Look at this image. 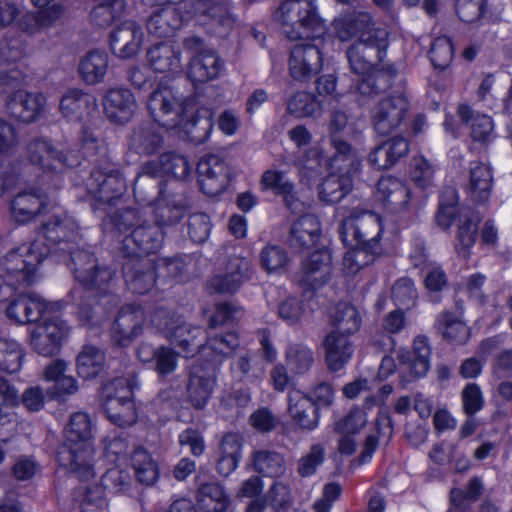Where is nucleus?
<instances>
[{
	"label": "nucleus",
	"instance_id": "f257e3e1",
	"mask_svg": "<svg viewBox=\"0 0 512 512\" xmlns=\"http://www.w3.org/2000/svg\"><path fill=\"white\" fill-rule=\"evenodd\" d=\"M84 186L92 196L91 207L94 211L105 210L114 205L126 189L125 179L119 164L108 159H99L84 180Z\"/></svg>",
	"mask_w": 512,
	"mask_h": 512
},
{
	"label": "nucleus",
	"instance_id": "f03ea898",
	"mask_svg": "<svg viewBox=\"0 0 512 512\" xmlns=\"http://www.w3.org/2000/svg\"><path fill=\"white\" fill-rule=\"evenodd\" d=\"M315 0H284L276 11V18L282 25L283 33L290 40L309 38V31L323 27ZM348 5L350 0H335Z\"/></svg>",
	"mask_w": 512,
	"mask_h": 512
},
{
	"label": "nucleus",
	"instance_id": "7ed1b4c3",
	"mask_svg": "<svg viewBox=\"0 0 512 512\" xmlns=\"http://www.w3.org/2000/svg\"><path fill=\"white\" fill-rule=\"evenodd\" d=\"M137 387L135 375L117 377L103 388L102 403L107 418L119 427H130L137 421L133 390Z\"/></svg>",
	"mask_w": 512,
	"mask_h": 512
},
{
	"label": "nucleus",
	"instance_id": "20e7f679",
	"mask_svg": "<svg viewBox=\"0 0 512 512\" xmlns=\"http://www.w3.org/2000/svg\"><path fill=\"white\" fill-rule=\"evenodd\" d=\"M388 35L386 29H379L364 34L349 46L346 56L353 73L365 75L382 63L389 46Z\"/></svg>",
	"mask_w": 512,
	"mask_h": 512
},
{
	"label": "nucleus",
	"instance_id": "39448f33",
	"mask_svg": "<svg viewBox=\"0 0 512 512\" xmlns=\"http://www.w3.org/2000/svg\"><path fill=\"white\" fill-rule=\"evenodd\" d=\"M50 248H47L39 240L29 245H21L10 250L2 261V268L7 275L19 276L22 282L31 284L38 265L49 256Z\"/></svg>",
	"mask_w": 512,
	"mask_h": 512
},
{
	"label": "nucleus",
	"instance_id": "423d86ee",
	"mask_svg": "<svg viewBox=\"0 0 512 512\" xmlns=\"http://www.w3.org/2000/svg\"><path fill=\"white\" fill-rule=\"evenodd\" d=\"M410 110L408 98L403 93L382 98L371 111V123L380 136H388L404 125Z\"/></svg>",
	"mask_w": 512,
	"mask_h": 512
},
{
	"label": "nucleus",
	"instance_id": "0eeeda50",
	"mask_svg": "<svg viewBox=\"0 0 512 512\" xmlns=\"http://www.w3.org/2000/svg\"><path fill=\"white\" fill-rule=\"evenodd\" d=\"M304 40L292 48L289 59L290 75L300 82H307L318 75L323 66V40L319 37Z\"/></svg>",
	"mask_w": 512,
	"mask_h": 512
},
{
	"label": "nucleus",
	"instance_id": "6e6552de",
	"mask_svg": "<svg viewBox=\"0 0 512 512\" xmlns=\"http://www.w3.org/2000/svg\"><path fill=\"white\" fill-rule=\"evenodd\" d=\"M27 155L32 164L47 172H61L67 167L72 168L80 164L76 152L59 149L43 138H35L29 142Z\"/></svg>",
	"mask_w": 512,
	"mask_h": 512
},
{
	"label": "nucleus",
	"instance_id": "1a4fd4ad",
	"mask_svg": "<svg viewBox=\"0 0 512 512\" xmlns=\"http://www.w3.org/2000/svg\"><path fill=\"white\" fill-rule=\"evenodd\" d=\"M382 232L381 218L373 212L346 218L339 229L340 238L345 246H372L374 243L380 245Z\"/></svg>",
	"mask_w": 512,
	"mask_h": 512
},
{
	"label": "nucleus",
	"instance_id": "9d476101",
	"mask_svg": "<svg viewBox=\"0 0 512 512\" xmlns=\"http://www.w3.org/2000/svg\"><path fill=\"white\" fill-rule=\"evenodd\" d=\"M163 240L164 232L145 220L123 238L118 257L145 258L144 255L156 253L162 247Z\"/></svg>",
	"mask_w": 512,
	"mask_h": 512
},
{
	"label": "nucleus",
	"instance_id": "9b49d317",
	"mask_svg": "<svg viewBox=\"0 0 512 512\" xmlns=\"http://www.w3.org/2000/svg\"><path fill=\"white\" fill-rule=\"evenodd\" d=\"M147 108L154 122L168 129L176 128L183 121V103L170 88L154 90L149 96Z\"/></svg>",
	"mask_w": 512,
	"mask_h": 512
},
{
	"label": "nucleus",
	"instance_id": "f8f14e48",
	"mask_svg": "<svg viewBox=\"0 0 512 512\" xmlns=\"http://www.w3.org/2000/svg\"><path fill=\"white\" fill-rule=\"evenodd\" d=\"M332 256L327 249H319L306 257L296 273V282L304 292L316 291L325 285L331 273Z\"/></svg>",
	"mask_w": 512,
	"mask_h": 512
},
{
	"label": "nucleus",
	"instance_id": "ddd939ff",
	"mask_svg": "<svg viewBox=\"0 0 512 512\" xmlns=\"http://www.w3.org/2000/svg\"><path fill=\"white\" fill-rule=\"evenodd\" d=\"M94 454L92 444H60L56 451V458L60 466L79 480L88 481L95 476Z\"/></svg>",
	"mask_w": 512,
	"mask_h": 512
},
{
	"label": "nucleus",
	"instance_id": "4468645a",
	"mask_svg": "<svg viewBox=\"0 0 512 512\" xmlns=\"http://www.w3.org/2000/svg\"><path fill=\"white\" fill-rule=\"evenodd\" d=\"M196 172L203 193L216 196L222 193L229 184V168L218 155L206 154L197 163Z\"/></svg>",
	"mask_w": 512,
	"mask_h": 512
},
{
	"label": "nucleus",
	"instance_id": "2eb2a0df",
	"mask_svg": "<svg viewBox=\"0 0 512 512\" xmlns=\"http://www.w3.org/2000/svg\"><path fill=\"white\" fill-rule=\"evenodd\" d=\"M125 283L133 293L144 295L155 285L158 276L155 262L149 258L119 257Z\"/></svg>",
	"mask_w": 512,
	"mask_h": 512
},
{
	"label": "nucleus",
	"instance_id": "dca6fc26",
	"mask_svg": "<svg viewBox=\"0 0 512 512\" xmlns=\"http://www.w3.org/2000/svg\"><path fill=\"white\" fill-rule=\"evenodd\" d=\"M43 237L48 242L42 243L50 248L49 256H58L68 248H74L77 237V225L67 216H52L41 225ZM41 242V240H39Z\"/></svg>",
	"mask_w": 512,
	"mask_h": 512
},
{
	"label": "nucleus",
	"instance_id": "f3484780",
	"mask_svg": "<svg viewBox=\"0 0 512 512\" xmlns=\"http://www.w3.org/2000/svg\"><path fill=\"white\" fill-rule=\"evenodd\" d=\"M145 322L144 310L134 304L123 306L117 313L111 328L113 340L121 347L129 346L142 334Z\"/></svg>",
	"mask_w": 512,
	"mask_h": 512
},
{
	"label": "nucleus",
	"instance_id": "a211bd4d",
	"mask_svg": "<svg viewBox=\"0 0 512 512\" xmlns=\"http://www.w3.org/2000/svg\"><path fill=\"white\" fill-rule=\"evenodd\" d=\"M165 144L163 131L155 122H142L133 127L127 137L130 152L140 157H150L159 153Z\"/></svg>",
	"mask_w": 512,
	"mask_h": 512
},
{
	"label": "nucleus",
	"instance_id": "6ab92c4d",
	"mask_svg": "<svg viewBox=\"0 0 512 512\" xmlns=\"http://www.w3.org/2000/svg\"><path fill=\"white\" fill-rule=\"evenodd\" d=\"M97 108V98L80 88H69L60 98L59 111L70 121H81L96 112Z\"/></svg>",
	"mask_w": 512,
	"mask_h": 512
},
{
	"label": "nucleus",
	"instance_id": "aec40b11",
	"mask_svg": "<svg viewBox=\"0 0 512 512\" xmlns=\"http://www.w3.org/2000/svg\"><path fill=\"white\" fill-rule=\"evenodd\" d=\"M410 151L403 136H394L375 146L368 155V162L377 170H388L405 158Z\"/></svg>",
	"mask_w": 512,
	"mask_h": 512
},
{
	"label": "nucleus",
	"instance_id": "412c9836",
	"mask_svg": "<svg viewBox=\"0 0 512 512\" xmlns=\"http://www.w3.org/2000/svg\"><path fill=\"white\" fill-rule=\"evenodd\" d=\"M102 104L106 117L117 124L127 123L137 108L134 95L124 88L108 90Z\"/></svg>",
	"mask_w": 512,
	"mask_h": 512
},
{
	"label": "nucleus",
	"instance_id": "4be33fe9",
	"mask_svg": "<svg viewBox=\"0 0 512 512\" xmlns=\"http://www.w3.org/2000/svg\"><path fill=\"white\" fill-rule=\"evenodd\" d=\"M189 210L185 196L166 194L158 199L154 209V224L163 231L181 222Z\"/></svg>",
	"mask_w": 512,
	"mask_h": 512
},
{
	"label": "nucleus",
	"instance_id": "5701e85b",
	"mask_svg": "<svg viewBox=\"0 0 512 512\" xmlns=\"http://www.w3.org/2000/svg\"><path fill=\"white\" fill-rule=\"evenodd\" d=\"M325 363L330 372L342 370L354 354V344L347 335L329 332L323 340Z\"/></svg>",
	"mask_w": 512,
	"mask_h": 512
},
{
	"label": "nucleus",
	"instance_id": "b1692460",
	"mask_svg": "<svg viewBox=\"0 0 512 512\" xmlns=\"http://www.w3.org/2000/svg\"><path fill=\"white\" fill-rule=\"evenodd\" d=\"M143 33L134 21H125L110 34V47L113 53L122 58L135 56L140 49Z\"/></svg>",
	"mask_w": 512,
	"mask_h": 512
},
{
	"label": "nucleus",
	"instance_id": "393cba45",
	"mask_svg": "<svg viewBox=\"0 0 512 512\" xmlns=\"http://www.w3.org/2000/svg\"><path fill=\"white\" fill-rule=\"evenodd\" d=\"M45 103L42 94L28 93L23 90L11 94L6 101V109L10 116L23 123L33 122L40 114Z\"/></svg>",
	"mask_w": 512,
	"mask_h": 512
},
{
	"label": "nucleus",
	"instance_id": "a878e982",
	"mask_svg": "<svg viewBox=\"0 0 512 512\" xmlns=\"http://www.w3.org/2000/svg\"><path fill=\"white\" fill-rule=\"evenodd\" d=\"M336 37L346 42L354 37L361 38L380 28L375 27L372 16L367 12H353L333 21Z\"/></svg>",
	"mask_w": 512,
	"mask_h": 512
},
{
	"label": "nucleus",
	"instance_id": "bb28decb",
	"mask_svg": "<svg viewBox=\"0 0 512 512\" xmlns=\"http://www.w3.org/2000/svg\"><path fill=\"white\" fill-rule=\"evenodd\" d=\"M321 236V226L313 214H304L291 226L288 243L291 248L303 251L314 247Z\"/></svg>",
	"mask_w": 512,
	"mask_h": 512
},
{
	"label": "nucleus",
	"instance_id": "cd10ccee",
	"mask_svg": "<svg viewBox=\"0 0 512 512\" xmlns=\"http://www.w3.org/2000/svg\"><path fill=\"white\" fill-rule=\"evenodd\" d=\"M288 413L302 430L312 431L318 427V408L299 390H292L288 394Z\"/></svg>",
	"mask_w": 512,
	"mask_h": 512
},
{
	"label": "nucleus",
	"instance_id": "c85d7f7f",
	"mask_svg": "<svg viewBox=\"0 0 512 512\" xmlns=\"http://www.w3.org/2000/svg\"><path fill=\"white\" fill-rule=\"evenodd\" d=\"M215 385V377L204 370L201 365L192 367L187 384V399L197 409H203L211 397Z\"/></svg>",
	"mask_w": 512,
	"mask_h": 512
},
{
	"label": "nucleus",
	"instance_id": "c756f323",
	"mask_svg": "<svg viewBox=\"0 0 512 512\" xmlns=\"http://www.w3.org/2000/svg\"><path fill=\"white\" fill-rule=\"evenodd\" d=\"M183 22V16L175 5L156 8L146 20L147 31L159 38L170 37Z\"/></svg>",
	"mask_w": 512,
	"mask_h": 512
},
{
	"label": "nucleus",
	"instance_id": "7c9ffc66",
	"mask_svg": "<svg viewBox=\"0 0 512 512\" xmlns=\"http://www.w3.org/2000/svg\"><path fill=\"white\" fill-rule=\"evenodd\" d=\"M248 262L242 258L233 257L229 260L226 272L215 275L209 282L210 288L217 293L231 294L236 292L243 281L247 279Z\"/></svg>",
	"mask_w": 512,
	"mask_h": 512
},
{
	"label": "nucleus",
	"instance_id": "2f4dec72",
	"mask_svg": "<svg viewBox=\"0 0 512 512\" xmlns=\"http://www.w3.org/2000/svg\"><path fill=\"white\" fill-rule=\"evenodd\" d=\"M47 204L48 197L45 194L21 192L12 199L10 211L16 222L24 224L41 214Z\"/></svg>",
	"mask_w": 512,
	"mask_h": 512
},
{
	"label": "nucleus",
	"instance_id": "473e14b6",
	"mask_svg": "<svg viewBox=\"0 0 512 512\" xmlns=\"http://www.w3.org/2000/svg\"><path fill=\"white\" fill-rule=\"evenodd\" d=\"M109 297L107 293L100 295L95 292L85 291L81 297L78 310V320L80 323L89 329L101 325L109 313L103 301Z\"/></svg>",
	"mask_w": 512,
	"mask_h": 512
},
{
	"label": "nucleus",
	"instance_id": "72a5a7b5",
	"mask_svg": "<svg viewBox=\"0 0 512 512\" xmlns=\"http://www.w3.org/2000/svg\"><path fill=\"white\" fill-rule=\"evenodd\" d=\"M431 348L425 336H417L413 341V353L402 351L398 354L401 364L406 365L412 379L423 377L430 367Z\"/></svg>",
	"mask_w": 512,
	"mask_h": 512
},
{
	"label": "nucleus",
	"instance_id": "f704fd0d",
	"mask_svg": "<svg viewBox=\"0 0 512 512\" xmlns=\"http://www.w3.org/2000/svg\"><path fill=\"white\" fill-rule=\"evenodd\" d=\"M379 200L393 213H398L407 207L410 200L409 188L394 177L381 178L377 183Z\"/></svg>",
	"mask_w": 512,
	"mask_h": 512
},
{
	"label": "nucleus",
	"instance_id": "c9c22d12",
	"mask_svg": "<svg viewBox=\"0 0 512 512\" xmlns=\"http://www.w3.org/2000/svg\"><path fill=\"white\" fill-rule=\"evenodd\" d=\"M398 70L394 65L373 68L368 76L360 80L356 86L360 97H374L386 92L393 85Z\"/></svg>",
	"mask_w": 512,
	"mask_h": 512
},
{
	"label": "nucleus",
	"instance_id": "e433bc0d",
	"mask_svg": "<svg viewBox=\"0 0 512 512\" xmlns=\"http://www.w3.org/2000/svg\"><path fill=\"white\" fill-rule=\"evenodd\" d=\"M150 66L157 72H176L181 69V52L172 42H160L147 51Z\"/></svg>",
	"mask_w": 512,
	"mask_h": 512
},
{
	"label": "nucleus",
	"instance_id": "4c0bfd02",
	"mask_svg": "<svg viewBox=\"0 0 512 512\" xmlns=\"http://www.w3.org/2000/svg\"><path fill=\"white\" fill-rule=\"evenodd\" d=\"M492 185L491 167L483 162H471L467 186L470 197L478 203L486 202L490 197Z\"/></svg>",
	"mask_w": 512,
	"mask_h": 512
},
{
	"label": "nucleus",
	"instance_id": "58836bf2",
	"mask_svg": "<svg viewBox=\"0 0 512 512\" xmlns=\"http://www.w3.org/2000/svg\"><path fill=\"white\" fill-rule=\"evenodd\" d=\"M222 68V60L213 50H210L191 58L188 76L193 82L205 83L215 79Z\"/></svg>",
	"mask_w": 512,
	"mask_h": 512
},
{
	"label": "nucleus",
	"instance_id": "ea45409f",
	"mask_svg": "<svg viewBox=\"0 0 512 512\" xmlns=\"http://www.w3.org/2000/svg\"><path fill=\"white\" fill-rule=\"evenodd\" d=\"M353 187L352 174L347 172H332L318 188L321 201L327 204H335L349 194Z\"/></svg>",
	"mask_w": 512,
	"mask_h": 512
},
{
	"label": "nucleus",
	"instance_id": "a19ab883",
	"mask_svg": "<svg viewBox=\"0 0 512 512\" xmlns=\"http://www.w3.org/2000/svg\"><path fill=\"white\" fill-rule=\"evenodd\" d=\"M333 153L329 157V166L337 172L353 174L359 166L357 150L345 139H329Z\"/></svg>",
	"mask_w": 512,
	"mask_h": 512
},
{
	"label": "nucleus",
	"instance_id": "79ce46f5",
	"mask_svg": "<svg viewBox=\"0 0 512 512\" xmlns=\"http://www.w3.org/2000/svg\"><path fill=\"white\" fill-rule=\"evenodd\" d=\"M362 317L358 309L347 302H339L331 312L330 324L334 327L331 332L350 337L359 331Z\"/></svg>",
	"mask_w": 512,
	"mask_h": 512
},
{
	"label": "nucleus",
	"instance_id": "37998d69",
	"mask_svg": "<svg viewBox=\"0 0 512 512\" xmlns=\"http://www.w3.org/2000/svg\"><path fill=\"white\" fill-rule=\"evenodd\" d=\"M197 501L204 512H225L231 503L224 487L216 482L201 484L197 491Z\"/></svg>",
	"mask_w": 512,
	"mask_h": 512
},
{
	"label": "nucleus",
	"instance_id": "c03bdc74",
	"mask_svg": "<svg viewBox=\"0 0 512 512\" xmlns=\"http://www.w3.org/2000/svg\"><path fill=\"white\" fill-rule=\"evenodd\" d=\"M435 329L453 345H464L470 337L469 327L452 312H442L436 319Z\"/></svg>",
	"mask_w": 512,
	"mask_h": 512
},
{
	"label": "nucleus",
	"instance_id": "a18cd8bd",
	"mask_svg": "<svg viewBox=\"0 0 512 512\" xmlns=\"http://www.w3.org/2000/svg\"><path fill=\"white\" fill-rule=\"evenodd\" d=\"M108 56L105 52L93 50L80 61L78 71L81 79L89 85L101 82L107 72Z\"/></svg>",
	"mask_w": 512,
	"mask_h": 512
},
{
	"label": "nucleus",
	"instance_id": "49530a36",
	"mask_svg": "<svg viewBox=\"0 0 512 512\" xmlns=\"http://www.w3.org/2000/svg\"><path fill=\"white\" fill-rule=\"evenodd\" d=\"M105 354L96 346L85 345L77 356V373L83 379L95 378L104 370Z\"/></svg>",
	"mask_w": 512,
	"mask_h": 512
},
{
	"label": "nucleus",
	"instance_id": "de8ad7c7",
	"mask_svg": "<svg viewBox=\"0 0 512 512\" xmlns=\"http://www.w3.org/2000/svg\"><path fill=\"white\" fill-rule=\"evenodd\" d=\"M92 423L90 417L83 412H75L70 416L64 428V439L61 444L81 445L92 444Z\"/></svg>",
	"mask_w": 512,
	"mask_h": 512
},
{
	"label": "nucleus",
	"instance_id": "09e8293b",
	"mask_svg": "<svg viewBox=\"0 0 512 512\" xmlns=\"http://www.w3.org/2000/svg\"><path fill=\"white\" fill-rule=\"evenodd\" d=\"M252 465L254 470L264 477L277 478L282 476L286 470L283 455L267 449H260L253 452Z\"/></svg>",
	"mask_w": 512,
	"mask_h": 512
},
{
	"label": "nucleus",
	"instance_id": "8fccbe9b",
	"mask_svg": "<svg viewBox=\"0 0 512 512\" xmlns=\"http://www.w3.org/2000/svg\"><path fill=\"white\" fill-rule=\"evenodd\" d=\"M203 330L199 326H193L182 319L170 339L171 343L193 356L203 346Z\"/></svg>",
	"mask_w": 512,
	"mask_h": 512
},
{
	"label": "nucleus",
	"instance_id": "3c124183",
	"mask_svg": "<svg viewBox=\"0 0 512 512\" xmlns=\"http://www.w3.org/2000/svg\"><path fill=\"white\" fill-rule=\"evenodd\" d=\"M69 255L70 267L75 279L82 285L83 282L89 281V273L97 268V260L93 253L78 247L74 244V248H68L61 255Z\"/></svg>",
	"mask_w": 512,
	"mask_h": 512
},
{
	"label": "nucleus",
	"instance_id": "603ef678",
	"mask_svg": "<svg viewBox=\"0 0 512 512\" xmlns=\"http://www.w3.org/2000/svg\"><path fill=\"white\" fill-rule=\"evenodd\" d=\"M348 247L350 250L345 253L343 264L352 274L370 265L375 261L376 257L382 254L381 245H376L375 243L372 246L355 244Z\"/></svg>",
	"mask_w": 512,
	"mask_h": 512
},
{
	"label": "nucleus",
	"instance_id": "864d4df0",
	"mask_svg": "<svg viewBox=\"0 0 512 512\" xmlns=\"http://www.w3.org/2000/svg\"><path fill=\"white\" fill-rule=\"evenodd\" d=\"M200 103L205 107L198 109L191 119L184 124V131L196 143L204 142L212 129V107L207 106L209 103L206 101H200Z\"/></svg>",
	"mask_w": 512,
	"mask_h": 512
},
{
	"label": "nucleus",
	"instance_id": "5fc2aeb1",
	"mask_svg": "<svg viewBox=\"0 0 512 512\" xmlns=\"http://www.w3.org/2000/svg\"><path fill=\"white\" fill-rule=\"evenodd\" d=\"M131 461L135 476L140 483L150 486L156 482L159 476L158 466L143 447H137L134 450Z\"/></svg>",
	"mask_w": 512,
	"mask_h": 512
},
{
	"label": "nucleus",
	"instance_id": "6e6d98bb",
	"mask_svg": "<svg viewBox=\"0 0 512 512\" xmlns=\"http://www.w3.org/2000/svg\"><path fill=\"white\" fill-rule=\"evenodd\" d=\"M285 358L294 374L307 373L314 364V353L311 348L302 343H292L288 346Z\"/></svg>",
	"mask_w": 512,
	"mask_h": 512
},
{
	"label": "nucleus",
	"instance_id": "4d7b16f0",
	"mask_svg": "<svg viewBox=\"0 0 512 512\" xmlns=\"http://www.w3.org/2000/svg\"><path fill=\"white\" fill-rule=\"evenodd\" d=\"M260 265L269 274L281 273L287 269L290 257L287 250L279 245L268 244L260 252Z\"/></svg>",
	"mask_w": 512,
	"mask_h": 512
},
{
	"label": "nucleus",
	"instance_id": "13d9d810",
	"mask_svg": "<svg viewBox=\"0 0 512 512\" xmlns=\"http://www.w3.org/2000/svg\"><path fill=\"white\" fill-rule=\"evenodd\" d=\"M24 352L12 339L0 337V370L9 374L16 373L22 366Z\"/></svg>",
	"mask_w": 512,
	"mask_h": 512
},
{
	"label": "nucleus",
	"instance_id": "bf43d9fd",
	"mask_svg": "<svg viewBox=\"0 0 512 512\" xmlns=\"http://www.w3.org/2000/svg\"><path fill=\"white\" fill-rule=\"evenodd\" d=\"M125 3L123 0H106L97 4L90 12L91 22L100 27L110 26L124 12Z\"/></svg>",
	"mask_w": 512,
	"mask_h": 512
},
{
	"label": "nucleus",
	"instance_id": "052dcab7",
	"mask_svg": "<svg viewBox=\"0 0 512 512\" xmlns=\"http://www.w3.org/2000/svg\"><path fill=\"white\" fill-rule=\"evenodd\" d=\"M162 185L163 180L161 179L137 175L133 185V193L138 201L144 204H153L160 197L166 195Z\"/></svg>",
	"mask_w": 512,
	"mask_h": 512
},
{
	"label": "nucleus",
	"instance_id": "680f3d73",
	"mask_svg": "<svg viewBox=\"0 0 512 512\" xmlns=\"http://www.w3.org/2000/svg\"><path fill=\"white\" fill-rule=\"evenodd\" d=\"M479 221V215L474 212L465 214L460 220L457 238L461 247L457 246V251L464 258L468 257V249L476 241Z\"/></svg>",
	"mask_w": 512,
	"mask_h": 512
},
{
	"label": "nucleus",
	"instance_id": "e2e57ef3",
	"mask_svg": "<svg viewBox=\"0 0 512 512\" xmlns=\"http://www.w3.org/2000/svg\"><path fill=\"white\" fill-rule=\"evenodd\" d=\"M287 110L298 118L311 117L321 110V102L308 92L295 93L287 103Z\"/></svg>",
	"mask_w": 512,
	"mask_h": 512
},
{
	"label": "nucleus",
	"instance_id": "0e129e2a",
	"mask_svg": "<svg viewBox=\"0 0 512 512\" xmlns=\"http://www.w3.org/2000/svg\"><path fill=\"white\" fill-rule=\"evenodd\" d=\"M183 2L190 5L194 14L208 15L212 18H224L228 13V5L224 0H167V5Z\"/></svg>",
	"mask_w": 512,
	"mask_h": 512
},
{
	"label": "nucleus",
	"instance_id": "69168bd1",
	"mask_svg": "<svg viewBox=\"0 0 512 512\" xmlns=\"http://www.w3.org/2000/svg\"><path fill=\"white\" fill-rule=\"evenodd\" d=\"M108 219L112 229L121 234L128 231L131 232L145 221L140 210L131 207L118 209L113 215L109 216Z\"/></svg>",
	"mask_w": 512,
	"mask_h": 512
},
{
	"label": "nucleus",
	"instance_id": "338daca9",
	"mask_svg": "<svg viewBox=\"0 0 512 512\" xmlns=\"http://www.w3.org/2000/svg\"><path fill=\"white\" fill-rule=\"evenodd\" d=\"M325 460V448L322 444H313L309 451L297 462V473L300 477L306 478L314 475Z\"/></svg>",
	"mask_w": 512,
	"mask_h": 512
},
{
	"label": "nucleus",
	"instance_id": "774afa93",
	"mask_svg": "<svg viewBox=\"0 0 512 512\" xmlns=\"http://www.w3.org/2000/svg\"><path fill=\"white\" fill-rule=\"evenodd\" d=\"M456 202L457 193L455 189L450 187L446 188L442 193L439 209L436 215L438 225L444 229L450 227L458 213Z\"/></svg>",
	"mask_w": 512,
	"mask_h": 512
}]
</instances>
